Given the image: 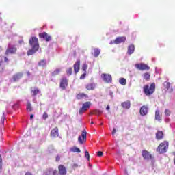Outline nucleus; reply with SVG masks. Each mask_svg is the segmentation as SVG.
<instances>
[{
	"mask_svg": "<svg viewBox=\"0 0 175 175\" xmlns=\"http://www.w3.org/2000/svg\"><path fill=\"white\" fill-rule=\"evenodd\" d=\"M29 44L31 48L27 51V55H33V54L36 53L39 50V42H38V38L31 37L29 39Z\"/></svg>",
	"mask_w": 175,
	"mask_h": 175,
	"instance_id": "1",
	"label": "nucleus"
},
{
	"mask_svg": "<svg viewBox=\"0 0 175 175\" xmlns=\"http://www.w3.org/2000/svg\"><path fill=\"white\" fill-rule=\"evenodd\" d=\"M167 148H169V142L167 141H164L158 146L157 151L160 154H164V152L167 151Z\"/></svg>",
	"mask_w": 175,
	"mask_h": 175,
	"instance_id": "2",
	"label": "nucleus"
},
{
	"mask_svg": "<svg viewBox=\"0 0 175 175\" xmlns=\"http://www.w3.org/2000/svg\"><path fill=\"white\" fill-rule=\"evenodd\" d=\"M155 91V83H152L150 86L146 85L144 87V92L146 95H152Z\"/></svg>",
	"mask_w": 175,
	"mask_h": 175,
	"instance_id": "3",
	"label": "nucleus"
},
{
	"mask_svg": "<svg viewBox=\"0 0 175 175\" xmlns=\"http://www.w3.org/2000/svg\"><path fill=\"white\" fill-rule=\"evenodd\" d=\"M16 51H17L16 45L12 44V43H9L5 51V55H9V54H16Z\"/></svg>",
	"mask_w": 175,
	"mask_h": 175,
	"instance_id": "4",
	"label": "nucleus"
},
{
	"mask_svg": "<svg viewBox=\"0 0 175 175\" xmlns=\"http://www.w3.org/2000/svg\"><path fill=\"white\" fill-rule=\"evenodd\" d=\"M91 107V102H85L83 104L81 109H79V114L81 116L84 111H87Z\"/></svg>",
	"mask_w": 175,
	"mask_h": 175,
	"instance_id": "5",
	"label": "nucleus"
},
{
	"mask_svg": "<svg viewBox=\"0 0 175 175\" xmlns=\"http://www.w3.org/2000/svg\"><path fill=\"white\" fill-rule=\"evenodd\" d=\"M85 141H87V131L83 130L81 133V135L78 137V142L80 144H83Z\"/></svg>",
	"mask_w": 175,
	"mask_h": 175,
	"instance_id": "6",
	"label": "nucleus"
},
{
	"mask_svg": "<svg viewBox=\"0 0 175 175\" xmlns=\"http://www.w3.org/2000/svg\"><path fill=\"white\" fill-rule=\"evenodd\" d=\"M135 68L138 69V70H150V66L144 63L136 64Z\"/></svg>",
	"mask_w": 175,
	"mask_h": 175,
	"instance_id": "7",
	"label": "nucleus"
},
{
	"mask_svg": "<svg viewBox=\"0 0 175 175\" xmlns=\"http://www.w3.org/2000/svg\"><path fill=\"white\" fill-rule=\"evenodd\" d=\"M101 78L103 79V81L107 83L108 84H110V83L112 81L111 75L109 74H102Z\"/></svg>",
	"mask_w": 175,
	"mask_h": 175,
	"instance_id": "8",
	"label": "nucleus"
},
{
	"mask_svg": "<svg viewBox=\"0 0 175 175\" xmlns=\"http://www.w3.org/2000/svg\"><path fill=\"white\" fill-rule=\"evenodd\" d=\"M139 113L142 117H144V116H147L148 114V107L146 105H143L140 109Z\"/></svg>",
	"mask_w": 175,
	"mask_h": 175,
	"instance_id": "9",
	"label": "nucleus"
},
{
	"mask_svg": "<svg viewBox=\"0 0 175 175\" xmlns=\"http://www.w3.org/2000/svg\"><path fill=\"white\" fill-rule=\"evenodd\" d=\"M3 60L5 61V62H8V57L4 56H0V73H2V72H3L5 69V67L2 64V62H3Z\"/></svg>",
	"mask_w": 175,
	"mask_h": 175,
	"instance_id": "10",
	"label": "nucleus"
},
{
	"mask_svg": "<svg viewBox=\"0 0 175 175\" xmlns=\"http://www.w3.org/2000/svg\"><path fill=\"white\" fill-rule=\"evenodd\" d=\"M39 36L40 38H42V39H45L46 42H51V36H49L46 32L40 33Z\"/></svg>",
	"mask_w": 175,
	"mask_h": 175,
	"instance_id": "11",
	"label": "nucleus"
},
{
	"mask_svg": "<svg viewBox=\"0 0 175 175\" xmlns=\"http://www.w3.org/2000/svg\"><path fill=\"white\" fill-rule=\"evenodd\" d=\"M59 136V134L58 133V128L55 127L51 131V137L53 139L55 137H58Z\"/></svg>",
	"mask_w": 175,
	"mask_h": 175,
	"instance_id": "12",
	"label": "nucleus"
},
{
	"mask_svg": "<svg viewBox=\"0 0 175 175\" xmlns=\"http://www.w3.org/2000/svg\"><path fill=\"white\" fill-rule=\"evenodd\" d=\"M68 86V79L66 78H63L60 82V88L62 90H65Z\"/></svg>",
	"mask_w": 175,
	"mask_h": 175,
	"instance_id": "13",
	"label": "nucleus"
},
{
	"mask_svg": "<svg viewBox=\"0 0 175 175\" xmlns=\"http://www.w3.org/2000/svg\"><path fill=\"white\" fill-rule=\"evenodd\" d=\"M142 157L146 161H148V160L151 159V158H152L151 154L147 150L142 151Z\"/></svg>",
	"mask_w": 175,
	"mask_h": 175,
	"instance_id": "14",
	"label": "nucleus"
},
{
	"mask_svg": "<svg viewBox=\"0 0 175 175\" xmlns=\"http://www.w3.org/2000/svg\"><path fill=\"white\" fill-rule=\"evenodd\" d=\"M59 175H66V167L63 165H60L58 167Z\"/></svg>",
	"mask_w": 175,
	"mask_h": 175,
	"instance_id": "15",
	"label": "nucleus"
},
{
	"mask_svg": "<svg viewBox=\"0 0 175 175\" xmlns=\"http://www.w3.org/2000/svg\"><path fill=\"white\" fill-rule=\"evenodd\" d=\"M79 70H80V59H78L74 64V71H75V73H79Z\"/></svg>",
	"mask_w": 175,
	"mask_h": 175,
	"instance_id": "16",
	"label": "nucleus"
},
{
	"mask_svg": "<svg viewBox=\"0 0 175 175\" xmlns=\"http://www.w3.org/2000/svg\"><path fill=\"white\" fill-rule=\"evenodd\" d=\"M31 91L32 96H36L38 94H40V90H39V88L36 87L31 88Z\"/></svg>",
	"mask_w": 175,
	"mask_h": 175,
	"instance_id": "17",
	"label": "nucleus"
},
{
	"mask_svg": "<svg viewBox=\"0 0 175 175\" xmlns=\"http://www.w3.org/2000/svg\"><path fill=\"white\" fill-rule=\"evenodd\" d=\"M126 40V38L125 37H118L115 41L114 43L116 44H120V43H122V42H125Z\"/></svg>",
	"mask_w": 175,
	"mask_h": 175,
	"instance_id": "18",
	"label": "nucleus"
},
{
	"mask_svg": "<svg viewBox=\"0 0 175 175\" xmlns=\"http://www.w3.org/2000/svg\"><path fill=\"white\" fill-rule=\"evenodd\" d=\"M22 77L23 72H18L13 76L12 79L14 81H18V80H20V79H21Z\"/></svg>",
	"mask_w": 175,
	"mask_h": 175,
	"instance_id": "19",
	"label": "nucleus"
},
{
	"mask_svg": "<svg viewBox=\"0 0 175 175\" xmlns=\"http://www.w3.org/2000/svg\"><path fill=\"white\" fill-rule=\"evenodd\" d=\"M121 106L123 109H131V101L123 102L122 103Z\"/></svg>",
	"mask_w": 175,
	"mask_h": 175,
	"instance_id": "20",
	"label": "nucleus"
},
{
	"mask_svg": "<svg viewBox=\"0 0 175 175\" xmlns=\"http://www.w3.org/2000/svg\"><path fill=\"white\" fill-rule=\"evenodd\" d=\"M155 120L157 121H162V115L158 109L155 111Z\"/></svg>",
	"mask_w": 175,
	"mask_h": 175,
	"instance_id": "21",
	"label": "nucleus"
},
{
	"mask_svg": "<svg viewBox=\"0 0 175 175\" xmlns=\"http://www.w3.org/2000/svg\"><path fill=\"white\" fill-rule=\"evenodd\" d=\"M133 53H135V45H129L128 47L127 54L131 55V54H133Z\"/></svg>",
	"mask_w": 175,
	"mask_h": 175,
	"instance_id": "22",
	"label": "nucleus"
},
{
	"mask_svg": "<svg viewBox=\"0 0 175 175\" xmlns=\"http://www.w3.org/2000/svg\"><path fill=\"white\" fill-rule=\"evenodd\" d=\"M156 139L157 140H162L163 139V132L159 131L156 133Z\"/></svg>",
	"mask_w": 175,
	"mask_h": 175,
	"instance_id": "23",
	"label": "nucleus"
},
{
	"mask_svg": "<svg viewBox=\"0 0 175 175\" xmlns=\"http://www.w3.org/2000/svg\"><path fill=\"white\" fill-rule=\"evenodd\" d=\"M95 87H96V85L95 83H88L86 85L85 88L86 90H95Z\"/></svg>",
	"mask_w": 175,
	"mask_h": 175,
	"instance_id": "24",
	"label": "nucleus"
},
{
	"mask_svg": "<svg viewBox=\"0 0 175 175\" xmlns=\"http://www.w3.org/2000/svg\"><path fill=\"white\" fill-rule=\"evenodd\" d=\"M85 98H88V96L84 93H81L77 95V99H85Z\"/></svg>",
	"mask_w": 175,
	"mask_h": 175,
	"instance_id": "25",
	"label": "nucleus"
},
{
	"mask_svg": "<svg viewBox=\"0 0 175 175\" xmlns=\"http://www.w3.org/2000/svg\"><path fill=\"white\" fill-rule=\"evenodd\" d=\"M70 151H71V152H77L78 154H80V152H81V150H80V148L76 146L71 148L70 149Z\"/></svg>",
	"mask_w": 175,
	"mask_h": 175,
	"instance_id": "26",
	"label": "nucleus"
},
{
	"mask_svg": "<svg viewBox=\"0 0 175 175\" xmlns=\"http://www.w3.org/2000/svg\"><path fill=\"white\" fill-rule=\"evenodd\" d=\"M27 111H32V105L31 104V101L29 100H27Z\"/></svg>",
	"mask_w": 175,
	"mask_h": 175,
	"instance_id": "27",
	"label": "nucleus"
},
{
	"mask_svg": "<svg viewBox=\"0 0 175 175\" xmlns=\"http://www.w3.org/2000/svg\"><path fill=\"white\" fill-rule=\"evenodd\" d=\"M46 65H47V61L46 59L41 60L38 63V66L44 67Z\"/></svg>",
	"mask_w": 175,
	"mask_h": 175,
	"instance_id": "28",
	"label": "nucleus"
},
{
	"mask_svg": "<svg viewBox=\"0 0 175 175\" xmlns=\"http://www.w3.org/2000/svg\"><path fill=\"white\" fill-rule=\"evenodd\" d=\"M99 54H100V50L99 49H94L95 58H98V57H99Z\"/></svg>",
	"mask_w": 175,
	"mask_h": 175,
	"instance_id": "29",
	"label": "nucleus"
},
{
	"mask_svg": "<svg viewBox=\"0 0 175 175\" xmlns=\"http://www.w3.org/2000/svg\"><path fill=\"white\" fill-rule=\"evenodd\" d=\"M119 83L120 84H121L122 85H125L126 84V79L124 78H121L119 80Z\"/></svg>",
	"mask_w": 175,
	"mask_h": 175,
	"instance_id": "30",
	"label": "nucleus"
},
{
	"mask_svg": "<svg viewBox=\"0 0 175 175\" xmlns=\"http://www.w3.org/2000/svg\"><path fill=\"white\" fill-rule=\"evenodd\" d=\"M44 175H53V168H49L45 172Z\"/></svg>",
	"mask_w": 175,
	"mask_h": 175,
	"instance_id": "31",
	"label": "nucleus"
},
{
	"mask_svg": "<svg viewBox=\"0 0 175 175\" xmlns=\"http://www.w3.org/2000/svg\"><path fill=\"white\" fill-rule=\"evenodd\" d=\"M59 72H61V69L57 68L52 72V76H57V75H59Z\"/></svg>",
	"mask_w": 175,
	"mask_h": 175,
	"instance_id": "32",
	"label": "nucleus"
},
{
	"mask_svg": "<svg viewBox=\"0 0 175 175\" xmlns=\"http://www.w3.org/2000/svg\"><path fill=\"white\" fill-rule=\"evenodd\" d=\"M5 120H6V113L3 112L1 119V122L2 124H5Z\"/></svg>",
	"mask_w": 175,
	"mask_h": 175,
	"instance_id": "33",
	"label": "nucleus"
},
{
	"mask_svg": "<svg viewBox=\"0 0 175 175\" xmlns=\"http://www.w3.org/2000/svg\"><path fill=\"white\" fill-rule=\"evenodd\" d=\"M151 76L150 75V73L146 72L144 74V79L145 80H149L150 79Z\"/></svg>",
	"mask_w": 175,
	"mask_h": 175,
	"instance_id": "34",
	"label": "nucleus"
},
{
	"mask_svg": "<svg viewBox=\"0 0 175 175\" xmlns=\"http://www.w3.org/2000/svg\"><path fill=\"white\" fill-rule=\"evenodd\" d=\"M87 69H88V65H87V64H83L82 66V70H83V72H87Z\"/></svg>",
	"mask_w": 175,
	"mask_h": 175,
	"instance_id": "35",
	"label": "nucleus"
},
{
	"mask_svg": "<svg viewBox=\"0 0 175 175\" xmlns=\"http://www.w3.org/2000/svg\"><path fill=\"white\" fill-rule=\"evenodd\" d=\"M164 113H165V116L166 117H169L170 116V114L172 113V112L169 109H165Z\"/></svg>",
	"mask_w": 175,
	"mask_h": 175,
	"instance_id": "36",
	"label": "nucleus"
},
{
	"mask_svg": "<svg viewBox=\"0 0 175 175\" xmlns=\"http://www.w3.org/2000/svg\"><path fill=\"white\" fill-rule=\"evenodd\" d=\"M85 157L88 161H90V153L88 152V150L85 151Z\"/></svg>",
	"mask_w": 175,
	"mask_h": 175,
	"instance_id": "37",
	"label": "nucleus"
},
{
	"mask_svg": "<svg viewBox=\"0 0 175 175\" xmlns=\"http://www.w3.org/2000/svg\"><path fill=\"white\" fill-rule=\"evenodd\" d=\"M72 67H70V68L67 70L66 73H67L68 76L72 75Z\"/></svg>",
	"mask_w": 175,
	"mask_h": 175,
	"instance_id": "38",
	"label": "nucleus"
},
{
	"mask_svg": "<svg viewBox=\"0 0 175 175\" xmlns=\"http://www.w3.org/2000/svg\"><path fill=\"white\" fill-rule=\"evenodd\" d=\"M87 72H85V73L82 74L80 77V79L81 80H84V79H85V76L87 75L86 74Z\"/></svg>",
	"mask_w": 175,
	"mask_h": 175,
	"instance_id": "39",
	"label": "nucleus"
},
{
	"mask_svg": "<svg viewBox=\"0 0 175 175\" xmlns=\"http://www.w3.org/2000/svg\"><path fill=\"white\" fill-rule=\"evenodd\" d=\"M2 172V157L0 155V172Z\"/></svg>",
	"mask_w": 175,
	"mask_h": 175,
	"instance_id": "40",
	"label": "nucleus"
},
{
	"mask_svg": "<svg viewBox=\"0 0 175 175\" xmlns=\"http://www.w3.org/2000/svg\"><path fill=\"white\" fill-rule=\"evenodd\" d=\"M52 175H59L58 172L55 170L52 169Z\"/></svg>",
	"mask_w": 175,
	"mask_h": 175,
	"instance_id": "41",
	"label": "nucleus"
},
{
	"mask_svg": "<svg viewBox=\"0 0 175 175\" xmlns=\"http://www.w3.org/2000/svg\"><path fill=\"white\" fill-rule=\"evenodd\" d=\"M165 87L167 88V90H169V88H170V83H166V84H165Z\"/></svg>",
	"mask_w": 175,
	"mask_h": 175,
	"instance_id": "42",
	"label": "nucleus"
},
{
	"mask_svg": "<svg viewBox=\"0 0 175 175\" xmlns=\"http://www.w3.org/2000/svg\"><path fill=\"white\" fill-rule=\"evenodd\" d=\"M47 117H49V115H47V113H44V114L42 116V118L44 120H46L47 118Z\"/></svg>",
	"mask_w": 175,
	"mask_h": 175,
	"instance_id": "43",
	"label": "nucleus"
},
{
	"mask_svg": "<svg viewBox=\"0 0 175 175\" xmlns=\"http://www.w3.org/2000/svg\"><path fill=\"white\" fill-rule=\"evenodd\" d=\"M12 109H18V103H16L12 106Z\"/></svg>",
	"mask_w": 175,
	"mask_h": 175,
	"instance_id": "44",
	"label": "nucleus"
},
{
	"mask_svg": "<svg viewBox=\"0 0 175 175\" xmlns=\"http://www.w3.org/2000/svg\"><path fill=\"white\" fill-rule=\"evenodd\" d=\"M98 157H102L103 155V152L102 151H98L97 152Z\"/></svg>",
	"mask_w": 175,
	"mask_h": 175,
	"instance_id": "45",
	"label": "nucleus"
},
{
	"mask_svg": "<svg viewBox=\"0 0 175 175\" xmlns=\"http://www.w3.org/2000/svg\"><path fill=\"white\" fill-rule=\"evenodd\" d=\"M101 113H102V111H96L94 112V114H101Z\"/></svg>",
	"mask_w": 175,
	"mask_h": 175,
	"instance_id": "46",
	"label": "nucleus"
},
{
	"mask_svg": "<svg viewBox=\"0 0 175 175\" xmlns=\"http://www.w3.org/2000/svg\"><path fill=\"white\" fill-rule=\"evenodd\" d=\"M109 95H110L111 98H113V92L109 91Z\"/></svg>",
	"mask_w": 175,
	"mask_h": 175,
	"instance_id": "47",
	"label": "nucleus"
},
{
	"mask_svg": "<svg viewBox=\"0 0 175 175\" xmlns=\"http://www.w3.org/2000/svg\"><path fill=\"white\" fill-rule=\"evenodd\" d=\"M165 122H169L170 119L168 118H165Z\"/></svg>",
	"mask_w": 175,
	"mask_h": 175,
	"instance_id": "48",
	"label": "nucleus"
},
{
	"mask_svg": "<svg viewBox=\"0 0 175 175\" xmlns=\"http://www.w3.org/2000/svg\"><path fill=\"white\" fill-rule=\"evenodd\" d=\"M116 129H113V131H112V135H114V133H116Z\"/></svg>",
	"mask_w": 175,
	"mask_h": 175,
	"instance_id": "49",
	"label": "nucleus"
},
{
	"mask_svg": "<svg viewBox=\"0 0 175 175\" xmlns=\"http://www.w3.org/2000/svg\"><path fill=\"white\" fill-rule=\"evenodd\" d=\"M106 110H110V106L107 105L106 107Z\"/></svg>",
	"mask_w": 175,
	"mask_h": 175,
	"instance_id": "50",
	"label": "nucleus"
},
{
	"mask_svg": "<svg viewBox=\"0 0 175 175\" xmlns=\"http://www.w3.org/2000/svg\"><path fill=\"white\" fill-rule=\"evenodd\" d=\"M56 161H59V157L57 156V157H56Z\"/></svg>",
	"mask_w": 175,
	"mask_h": 175,
	"instance_id": "51",
	"label": "nucleus"
},
{
	"mask_svg": "<svg viewBox=\"0 0 175 175\" xmlns=\"http://www.w3.org/2000/svg\"><path fill=\"white\" fill-rule=\"evenodd\" d=\"M33 118V115L30 116V120H32Z\"/></svg>",
	"mask_w": 175,
	"mask_h": 175,
	"instance_id": "52",
	"label": "nucleus"
},
{
	"mask_svg": "<svg viewBox=\"0 0 175 175\" xmlns=\"http://www.w3.org/2000/svg\"><path fill=\"white\" fill-rule=\"evenodd\" d=\"M27 76H29V75H31V74L29 73V72H27Z\"/></svg>",
	"mask_w": 175,
	"mask_h": 175,
	"instance_id": "53",
	"label": "nucleus"
},
{
	"mask_svg": "<svg viewBox=\"0 0 175 175\" xmlns=\"http://www.w3.org/2000/svg\"><path fill=\"white\" fill-rule=\"evenodd\" d=\"M0 51H2V47H0Z\"/></svg>",
	"mask_w": 175,
	"mask_h": 175,
	"instance_id": "54",
	"label": "nucleus"
},
{
	"mask_svg": "<svg viewBox=\"0 0 175 175\" xmlns=\"http://www.w3.org/2000/svg\"><path fill=\"white\" fill-rule=\"evenodd\" d=\"M91 124H92V125L94 124V122H91Z\"/></svg>",
	"mask_w": 175,
	"mask_h": 175,
	"instance_id": "55",
	"label": "nucleus"
},
{
	"mask_svg": "<svg viewBox=\"0 0 175 175\" xmlns=\"http://www.w3.org/2000/svg\"><path fill=\"white\" fill-rule=\"evenodd\" d=\"M19 43H23V41H19Z\"/></svg>",
	"mask_w": 175,
	"mask_h": 175,
	"instance_id": "56",
	"label": "nucleus"
},
{
	"mask_svg": "<svg viewBox=\"0 0 175 175\" xmlns=\"http://www.w3.org/2000/svg\"><path fill=\"white\" fill-rule=\"evenodd\" d=\"M174 154L175 155V152H174Z\"/></svg>",
	"mask_w": 175,
	"mask_h": 175,
	"instance_id": "57",
	"label": "nucleus"
}]
</instances>
